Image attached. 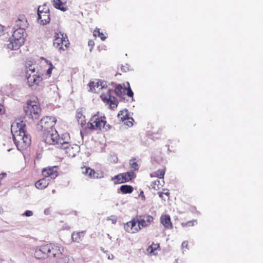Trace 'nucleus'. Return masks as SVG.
<instances>
[{
  "instance_id": "f257e3e1",
  "label": "nucleus",
  "mask_w": 263,
  "mask_h": 263,
  "mask_svg": "<svg viewBox=\"0 0 263 263\" xmlns=\"http://www.w3.org/2000/svg\"><path fill=\"white\" fill-rule=\"evenodd\" d=\"M69 134L64 133L60 138L57 130H53L45 138V142L49 144L56 145L58 148H62L68 156L74 157L80 151V147L77 144H69Z\"/></svg>"
},
{
  "instance_id": "f03ea898",
  "label": "nucleus",
  "mask_w": 263,
  "mask_h": 263,
  "mask_svg": "<svg viewBox=\"0 0 263 263\" xmlns=\"http://www.w3.org/2000/svg\"><path fill=\"white\" fill-rule=\"evenodd\" d=\"M25 123L21 119L15 120L11 126V132L16 146L22 150L29 146L31 143V139L25 133Z\"/></svg>"
},
{
  "instance_id": "7ed1b4c3",
  "label": "nucleus",
  "mask_w": 263,
  "mask_h": 263,
  "mask_svg": "<svg viewBox=\"0 0 263 263\" xmlns=\"http://www.w3.org/2000/svg\"><path fill=\"white\" fill-rule=\"evenodd\" d=\"M25 31L24 29H16L13 32L7 44L8 48L11 50H17L23 45L25 41Z\"/></svg>"
},
{
  "instance_id": "20e7f679",
  "label": "nucleus",
  "mask_w": 263,
  "mask_h": 263,
  "mask_svg": "<svg viewBox=\"0 0 263 263\" xmlns=\"http://www.w3.org/2000/svg\"><path fill=\"white\" fill-rule=\"evenodd\" d=\"M34 72L35 68L31 67L26 72L27 84L32 89H35L43 80L40 74L35 73Z\"/></svg>"
},
{
  "instance_id": "39448f33",
  "label": "nucleus",
  "mask_w": 263,
  "mask_h": 263,
  "mask_svg": "<svg viewBox=\"0 0 263 263\" xmlns=\"http://www.w3.org/2000/svg\"><path fill=\"white\" fill-rule=\"evenodd\" d=\"M56 122L54 117L46 116L42 118L40 121L39 129L44 132V139L45 141L46 137L54 130L52 127Z\"/></svg>"
},
{
  "instance_id": "423d86ee",
  "label": "nucleus",
  "mask_w": 263,
  "mask_h": 263,
  "mask_svg": "<svg viewBox=\"0 0 263 263\" xmlns=\"http://www.w3.org/2000/svg\"><path fill=\"white\" fill-rule=\"evenodd\" d=\"M106 123L105 117L99 116V113H98L91 117L87 124V127L93 130H101L102 128H105L106 130Z\"/></svg>"
},
{
  "instance_id": "0eeeda50",
  "label": "nucleus",
  "mask_w": 263,
  "mask_h": 263,
  "mask_svg": "<svg viewBox=\"0 0 263 263\" xmlns=\"http://www.w3.org/2000/svg\"><path fill=\"white\" fill-rule=\"evenodd\" d=\"M25 111L26 114L30 118L37 119L41 112L39 104L35 100H30L27 103Z\"/></svg>"
},
{
  "instance_id": "6e6552de",
  "label": "nucleus",
  "mask_w": 263,
  "mask_h": 263,
  "mask_svg": "<svg viewBox=\"0 0 263 263\" xmlns=\"http://www.w3.org/2000/svg\"><path fill=\"white\" fill-rule=\"evenodd\" d=\"M89 91L95 93H100L101 95L104 92L105 93H108L110 89L106 85V82L103 81L91 82L89 83Z\"/></svg>"
},
{
  "instance_id": "1a4fd4ad",
  "label": "nucleus",
  "mask_w": 263,
  "mask_h": 263,
  "mask_svg": "<svg viewBox=\"0 0 263 263\" xmlns=\"http://www.w3.org/2000/svg\"><path fill=\"white\" fill-rule=\"evenodd\" d=\"M37 21L42 25H46L50 20L49 17V10L46 5L40 6L37 9Z\"/></svg>"
},
{
  "instance_id": "9d476101",
  "label": "nucleus",
  "mask_w": 263,
  "mask_h": 263,
  "mask_svg": "<svg viewBox=\"0 0 263 263\" xmlns=\"http://www.w3.org/2000/svg\"><path fill=\"white\" fill-rule=\"evenodd\" d=\"M53 41V46L59 48V50H65L67 48L68 41L67 37L64 36V34L61 33H57L54 35Z\"/></svg>"
},
{
  "instance_id": "9b49d317",
  "label": "nucleus",
  "mask_w": 263,
  "mask_h": 263,
  "mask_svg": "<svg viewBox=\"0 0 263 263\" xmlns=\"http://www.w3.org/2000/svg\"><path fill=\"white\" fill-rule=\"evenodd\" d=\"M115 92L117 96L120 97L125 94H127L130 97H133L134 95L128 82L126 84H123V85L121 84L118 85L115 89Z\"/></svg>"
},
{
  "instance_id": "f8f14e48",
  "label": "nucleus",
  "mask_w": 263,
  "mask_h": 263,
  "mask_svg": "<svg viewBox=\"0 0 263 263\" xmlns=\"http://www.w3.org/2000/svg\"><path fill=\"white\" fill-rule=\"evenodd\" d=\"M48 247L50 249L48 255L49 257L58 258L62 255L64 251V247L60 244H48Z\"/></svg>"
},
{
  "instance_id": "ddd939ff",
  "label": "nucleus",
  "mask_w": 263,
  "mask_h": 263,
  "mask_svg": "<svg viewBox=\"0 0 263 263\" xmlns=\"http://www.w3.org/2000/svg\"><path fill=\"white\" fill-rule=\"evenodd\" d=\"M138 223V219H133L132 220L127 222L124 224V230L129 233H136L141 230V228L140 227L139 223Z\"/></svg>"
},
{
  "instance_id": "4468645a",
  "label": "nucleus",
  "mask_w": 263,
  "mask_h": 263,
  "mask_svg": "<svg viewBox=\"0 0 263 263\" xmlns=\"http://www.w3.org/2000/svg\"><path fill=\"white\" fill-rule=\"evenodd\" d=\"M42 175L45 178L55 179L58 175L57 166L47 167L42 170Z\"/></svg>"
},
{
  "instance_id": "2eb2a0df",
  "label": "nucleus",
  "mask_w": 263,
  "mask_h": 263,
  "mask_svg": "<svg viewBox=\"0 0 263 263\" xmlns=\"http://www.w3.org/2000/svg\"><path fill=\"white\" fill-rule=\"evenodd\" d=\"M49 251L50 249L48 248V244L41 246L35 249L34 255L35 258L41 259L45 258L46 256H48Z\"/></svg>"
},
{
  "instance_id": "dca6fc26",
  "label": "nucleus",
  "mask_w": 263,
  "mask_h": 263,
  "mask_svg": "<svg viewBox=\"0 0 263 263\" xmlns=\"http://www.w3.org/2000/svg\"><path fill=\"white\" fill-rule=\"evenodd\" d=\"M137 219L138 223L142 228L148 227L153 222V217L151 215L140 216Z\"/></svg>"
},
{
  "instance_id": "f3484780",
  "label": "nucleus",
  "mask_w": 263,
  "mask_h": 263,
  "mask_svg": "<svg viewBox=\"0 0 263 263\" xmlns=\"http://www.w3.org/2000/svg\"><path fill=\"white\" fill-rule=\"evenodd\" d=\"M100 97L104 102L109 104L111 107L115 108L117 106V103L115 97H112L108 93H105L104 92L100 95Z\"/></svg>"
},
{
  "instance_id": "a211bd4d",
  "label": "nucleus",
  "mask_w": 263,
  "mask_h": 263,
  "mask_svg": "<svg viewBox=\"0 0 263 263\" xmlns=\"http://www.w3.org/2000/svg\"><path fill=\"white\" fill-rule=\"evenodd\" d=\"M83 174L90 177L91 178L98 179L103 177L102 174L96 172L93 170L89 167H83L81 168Z\"/></svg>"
},
{
  "instance_id": "6ab92c4d",
  "label": "nucleus",
  "mask_w": 263,
  "mask_h": 263,
  "mask_svg": "<svg viewBox=\"0 0 263 263\" xmlns=\"http://www.w3.org/2000/svg\"><path fill=\"white\" fill-rule=\"evenodd\" d=\"M16 25L18 27V29H24L27 27L28 23L26 17L23 15H20L16 21Z\"/></svg>"
},
{
  "instance_id": "aec40b11",
  "label": "nucleus",
  "mask_w": 263,
  "mask_h": 263,
  "mask_svg": "<svg viewBox=\"0 0 263 263\" xmlns=\"http://www.w3.org/2000/svg\"><path fill=\"white\" fill-rule=\"evenodd\" d=\"M160 220L161 223L167 229H171L172 224L171 221L170 216L167 215H163L161 216Z\"/></svg>"
},
{
  "instance_id": "412c9836",
  "label": "nucleus",
  "mask_w": 263,
  "mask_h": 263,
  "mask_svg": "<svg viewBox=\"0 0 263 263\" xmlns=\"http://www.w3.org/2000/svg\"><path fill=\"white\" fill-rule=\"evenodd\" d=\"M73 259L67 255H64L63 253L59 257L57 258L58 263H73Z\"/></svg>"
},
{
  "instance_id": "4be33fe9",
  "label": "nucleus",
  "mask_w": 263,
  "mask_h": 263,
  "mask_svg": "<svg viewBox=\"0 0 263 263\" xmlns=\"http://www.w3.org/2000/svg\"><path fill=\"white\" fill-rule=\"evenodd\" d=\"M85 231L74 232L71 235V238L73 241L80 242L82 240L85 235Z\"/></svg>"
},
{
  "instance_id": "5701e85b",
  "label": "nucleus",
  "mask_w": 263,
  "mask_h": 263,
  "mask_svg": "<svg viewBox=\"0 0 263 263\" xmlns=\"http://www.w3.org/2000/svg\"><path fill=\"white\" fill-rule=\"evenodd\" d=\"M164 183V181L163 180L157 178L152 181L150 186L154 190H157L162 186Z\"/></svg>"
},
{
  "instance_id": "b1692460",
  "label": "nucleus",
  "mask_w": 263,
  "mask_h": 263,
  "mask_svg": "<svg viewBox=\"0 0 263 263\" xmlns=\"http://www.w3.org/2000/svg\"><path fill=\"white\" fill-rule=\"evenodd\" d=\"M159 245L158 243H153L146 249L147 254L150 255H155L156 254V251L159 249Z\"/></svg>"
},
{
  "instance_id": "393cba45",
  "label": "nucleus",
  "mask_w": 263,
  "mask_h": 263,
  "mask_svg": "<svg viewBox=\"0 0 263 263\" xmlns=\"http://www.w3.org/2000/svg\"><path fill=\"white\" fill-rule=\"evenodd\" d=\"M76 117L78 122L81 126H83L86 124L85 117L83 115L81 109H78L77 111Z\"/></svg>"
},
{
  "instance_id": "a878e982",
  "label": "nucleus",
  "mask_w": 263,
  "mask_h": 263,
  "mask_svg": "<svg viewBox=\"0 0 263 263\" xmlns=\"http://www.w3.org/2000/svg\"><path fill=\"white\" fill-rule=\"evenodd\" d=\"M49 184V181L46 178H43L36 182L35 185L36 188L43 190L46 188Z\"/></svg>"
},
{
  "instance_id": "bb28decb",
  "label": "nucleus",
  "mask_w": 263,
  "mask_h": 263,
  "mask_svg": "<svg viewBox=\"0 0 263 263\" xmlns=\"http://www.w3.org/2000/svg\"><path fill=\"white\" fill-rule=\"evenodd\" d=\"M165 174V170L164 169L158 170L157 171L152 173L151 177L152 178H158L159 179L163 180L164 175Z\"/></svg>"
},
{
  "instance_id": "cd10ccee",
  "label": "nucleus",
  "mask_w": 263,
  "mask_h": 263,
  "mask_svg": "<svg viewBox=\"0 0 263 263\" xmlns=\"http://www.w3.org/2000/svg\"><path fill=\"white\" fill-rule=\"evenodd\" d=\"M120 191L123 194H130L133 191V188L129 185H122L120 186Z\"/></svg>"
},
{
  "instance_id": "c85d7f7f",
  "label": "nucleus",
  "mask_w": 263,
  "mask_h": 263,
  "mask_svg": "<svg viewBox=\"0 0 263 263\" xmlns=\"http://www.w3.org/2000/svg\"><path fill=\"white\" fill-rule=\"evenodd\" d=\"M118 117L119 119L122 121L126 120L127 118V117H129L128 115L127 110H124L120 111L118 114Z\"/></svg>"
},
{
  "instance_id": "c756f323",
  "label": "nucleus",
  "mask_w": 263,
  "mask_h": 263,
  "mask_svg": "<svg viewBox=\"0 0 263 263\" xmlns=\"http://www.w3.org/2000/svg\"><path fill=\"white\" fill-rule=\"evenodd\" d=\"M93 34L95 36H99L100 39L104 41L106 38V36L102 33L100 32L99 29H96L93 31Z\"/></svg>"
},
{
  "instance_id": "7c9ffc66",
  "label": "nucleus",
  "mask_w": 263,
  "mask_h": 263,
  "mask_svg": "<svg viewBox=\"0 0 263 263\" xmlns=\"http://www.w3.org/2000/svg\"><path fill=\"white\" fill-rule=\"evenodd\" d=\"M112 180H114L115 183L120 184L124 183L123 177L121 176V174H120L111 178Z\"/></svg>"
},
{
  "instance_id": "2f4dec72",
  "label": "nucleus",
  "mask_w": 263,
  "mask_h": 263,
  "mask_svg": "<svg viewBox=\"0 0 263 263\" xmlns=\"http://www.w3.org/2000/svg\"><path fill=\"white\" fill-rule=\"evenodd\" d=\"M195 223H197L196 220L189 221L187 222H182L181 225L182 227H191L195 225Z\"/></svg>"
},
{
  "instance_id": "473e14b6",
  "label": "nucleus",
  "mask_w": 263,
  "mask_h": 263,
  "mask_svg": "<svg viewBox=\"0 0 263 263\" xmlns=\"http://www.w3.org/2000/svg\"><path fill=\"white\" fill-rule=\"evenodd\" d=\"M125 121L126 122H124V124L126 125L127 126L131 127L133 125L134 119L132 118L127 117V118Z\"/></svg>"
},
{
  "instance_id": "72a5a7b5",
  "label": "nucleus",
  "mask_w": 263,
  "mask_h": 263,
  "mask_svg": "<svg viewBox=\"0 0 263 263\" xmlns=\"http://www.w3.org/2000/svg\"><path fill=\"white\" fill-rule=\"evenodd\" d=\"M130 165L132 168L136 171L138 169V164L134 160H131L130 162Z\"/></svg>"
},
{
  "instance_id": "f704fd0d",
  "label": "nucleus",
  "mask_w": 263,
  "mask_h": 263,
  "mask_svg": "<svg viewBox=\"0 0 263 263\" xmlns=\"http://www.w3.org/2000/svg\"><path fill=\"white\" fill-rule=\"evenodd\" d=\"M107 220H110L113 224H115L117 222V218L115 216H111L108 217Z\"/></svg>"
},
{
  "instance_id": "c9c22d12",
  "label": "nucleus",
  "mask_w": 263,
  "mask_h": 263,
  "mask_svg": "<svg viewBox=\"0 0 263 263\" xmlns=\"http://www.w3.org/2000/svg\"><path fill=\"white\" fill-rule=\"evenodd\" d=\"M121 174V176L123 177V179L124 182H126L128 181L129 180H130V178L128 177V176H127V175L126 174V173H122V174Z\"/></svg>"
},
{
  "instance_id": "e433bc0d",
  "label": "nucleus",
  "mask_w": 263,
  "mask_h": 263,
  "mask_svg": "<svg viewBox=\"0 0 263 263\" xmlns=\"http://www.w3.org/2000/svg\"><path fill=\"white\" fill-rule=\"evenodd\" d=\"M23 215L27 217H30L33 215V212L31 211L27 210L23 214Z\"/></svg>"
},
{
  "instance_id": "4c0bfd02",
  "label": "nucleus",
  "mask_w": 263,
  "mask_h": 263,
  "mask_svg": "<svg viewBox=\"0 0 263 263\" xmlns=\"http://www.w3.org/2000/svg\"><path fill=\"white\" fill-rule=\"evenodd\" d=\"M49 65H50V67L47 70V74L48 75L51 74L52 70L54 68L53 65L51 63H50Z\"/></svg>"
},
{
  "instance_id": "58836bf2",
  "label": "nucleus",
  "mask_w": 263,
  "mask_h": 263,
  "mask_svg": "<svg viewBox=\"0 0 263 263\" xmlns=\"http://www.w3.org/2000/svg\"><path fill=\"white\" fill-rule=\"evenodd\" d=\"M126 174L127 175V176H128V177L130 178V180H131L134 177L135 174L133 172H127L126 173Z\"/></svg>"
},
{
  "instance_id": "ea45409f",
  "label": "nucleus",
  "mask_w": 263,
  "mask_h": 263,
  "mask_svg": "<svg viewBox=\"0 0 263 263\" xmlns=\"http://www.w3.org/2000/svg\"><path fill=\"white\" fill-rule=\"evenodd\" d=\"M182 248L183 249L184 248H187V241H183L181 245Z\"/></svg>"
},
{
  "instance_id": "a19ab883",
  "label": "nucleus",
  "mask_w": 263,
  "mask_h": 263,
  "mask_svg": "<svg viewBox=\"0 0 263 263\" xmlns=\"http://www.w3.org/2000/svg\"><path fill=\"white\" fill-rule=\"evenodd\" d=\"M5 108L2 104H0V114H3L4 112Z\"/></svg>"
},
{
  "instance_id": "79ce46f5",
  "label": "nucleus",
  "mask_w": 263,
  "mask_h": 263,
  "mask_svg": "<svg viewBox=\"0 0 263 263\" xmlns=\"http://www.w3.org/2000/svg\"><path fill=\"white\" fill-rule=\"evenodd\" d=\"M140 196L141 197V198L143 200H145V197L144 195V194H143V191H141L140 192Z\"/></svg>"
},
{
  "instance_id": "37998d69",
  "label": "nucleus",
  "mask_w": 263,
  "mask_h": 263,
  "mask_svg": "<svg viewBox=\"0 0 263 263\" xmlns=\"http://www.w3.org/2000/svg\"><path fill=\"white\" fill-rule=\"evenodd\" d=\"M158 195H159V196L161 198H163V192H159L158 193Z\"/></svg>"
},
{
  "instance_id": "c03bdc74",
  "label": "nucleus",
  "mask_w": 263,
  "mask_h": 263,
  "mask_svg": "<svg viewBox=\"0 0 263 263\" xmlns=\"http://www.w3.org/2000/svg\"><path fill=\"white\" fill-rule=\"evenodd\" d=\"M49 209H45V211H44V213L46 215H48L49 214Z\"/></svg>"
},
{
  "instance_id": "a18cd8bd",
  "label": "nucleus",
  "mask_w": 263,
  "mask_h": 263,
  "mask_svg": "<svg viewBox=\"0 0 263 263\" xmlns=\"http://www.w3.org/2000/svg\"><path fill=\"white\" fill-rule=\"evenodd\" d=\"M3 32V27L1 25H0V35L1 34H2Z\"/></svg>"
},
{
  "instance_id": "49530a36",
  "label": "nucleus",
  "mask_w": 263,
  "mask_h": 263,
  "mask_svg": "<svg viewBox=\"0 0 263 263\" xmlns=\"http://www.w3.org/2000/svg\"><path fill=\"white\" fill-rule=\"evenodd\" d=\"M163 195H166V196H168L169 195V192H165V193H163Z\"/></svg>"
},
{
  "instance_id": "de8ad7c7",
  "label": "nucleus",
  "mask_w": 263,
  "mask_h": 263,
  "mask_svg": "<svg viewBox=\"0 0 263 263\" xmlns=\"http://www.w3.org/2000/svg\"><path fill=\"white\" fill-rule=\"evenodd\" d=\"M2 175L3 176H5L6 175V173H2L1 175H0V176Z\"/></svg>"
},
{
  "instance_id": "09e8293b",
  "label": "nucleus",
  "mask_w": 263,
  "mask_h": 263,
  "mask_svg": "<svg viewBox=\"0 0 263 263\" xmlns=\"http://www.w3.org/2000/svg\"><path fill=\"white\" fill-rule=\"evenodd\" d=\"M10 149H11L10 148H9V149H7V151L9 152V151H10Z\"/></svg>"
},
{
  "instance_id": "8fccbe9b",
  "label": "nucleus",
  "mask_w": 263,
  "mask_h": 263,
  "mask_svg": "<svg viewBox=\"0 0 263 263\" xmlns=\"http://www.w3.org/2000/svg\"><path fill=\"white\" fill-rule=\"evenodd\" d=\"M54 192H55V190L52 191V193H54Z\"/></svg>"
},
{
  "instance_id": "3c124183",
  "label": "nucleus",
  "mask_w": 263,
  "mask_h": 263,
  "mask_svg": "<svg viewBox=\"0 0 263 263\" xmlns=\"http://www.w3.org/2000/svg\"><path fill=\"white\" fill-rule=\"evenodd\" d=\"M1 210H2L1 208L0 207V212H1Z\"/></svg>"
}]
</instances>
